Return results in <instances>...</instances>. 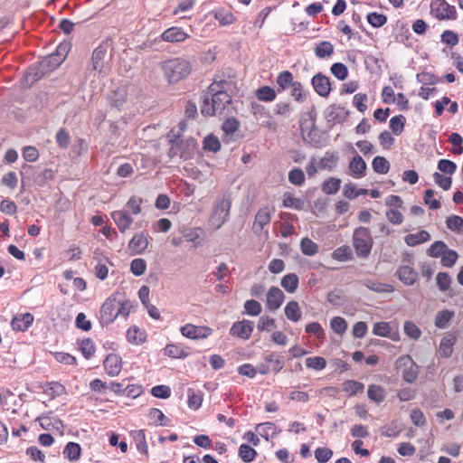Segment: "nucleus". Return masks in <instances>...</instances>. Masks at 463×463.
I'll use <instances>...</instances> for the list:
<instances>
[{
  "mask_svg": "<svg viewBox=\"0 0 463 463\" xmlns=\"http://www.w3.org/2000/svg\"><path fill=\"white\" fill-rule=\"evenodd\" d=\"M306 365L317 371H321L326 368V361L324 357L314 356L306 359Z\"/></svg>",
  "mask_w": 463,
  "mask_h": 463,
  "instance_id": "nucleus-61",
  "label": "nucleus"
},
{
  "mask_svg": "<svg viewBox=\"0 0 463 463\" xmlns=\"http://www.w3.org/2000/svg\"><path fill=\"white\" fill-rule=\"evenodd\" d=\"M181 334L190 339H204L213 334V329L204 326L186 324L180 328Z\"/></svg>",
  "mask_w": 463,
  "mask_h": 463,
  "instance_id": "nucleus-9",
  "label": "nucleus"
},
{
  "mask_svg": "<svg viewBox=\"0 0 463 463\" xmlns=\"http://www.w3.org/2000/svg\"><path fill=\"white\" fill-rule=\"evenodd\" d=\"M257 456V451L247 444H241L239 448V457L245 463H250L254 460Z\"/></svg>",
  "mask_w": 463,
  "mask_h": 463,
  "instance_id": "nucleus-44",
  "label": "nucleus"
},
{
  "mask_svg": "<svg viewBox=\"0 0 463 463\" xmlns=\"http://www.w3.org/2000/svg\"><path fill=\"white\" fill-rule=\"evenodd\" d=\"M457 342V336L453 333L446 334L439 344V354L444 358L451 356L453 352V346Z\"/></svg>",
  "mask_w": 463,
  "mask_h": 463,
  "instance_id": "nucleus-20",
  "label": "nucleus"
},
{
  "mask_svg": "<svg viewBox=\"0 0 463 463\" xmlns=\"http://www.w3.org/2000/svg\"><path fill=\"white\" fill-rule=\"evenodd\" d=\"M285 315L288 319L298 322L301 319L302 312L297 301H289L285 307Z\"/></svg>",
  "mask_w": 463,
  "mask_h": 463,
  "instance_id": "nucleus-30",
  "label": "nucleus"
},
{
  "mask_svg": "<svg viewBox=\"0 0 463 463\" xmlns=\"http://www.w3.org/2000/svg\"><path fill=\"white\" fill-rule=\"evenodd\" d=\"M284 298V293L280 288L271 287L267 294V307L271 310L279 308Z\"/></svg>",
  "mask_w": 463,
  "mask_h": 463,
  "instance_id": "nucleus-18",
  "label": "nucleus"
},
{
  "mask_svg": "<svg viewBox=\"0 0 463 463\" xmlns=\"http://www.w3.org/2000/svg\"><path fill=\"white\" fill-rule=\"evenodd\" d=\"M146 262L144 259H134L130 263V270L135 276H141L146 272Z\"/></svg>",
  "mask_w": 463,
  "mask_h": 463,
  "instance_id": "nucleus-64",
  "label": "nucleus"
},
{
  "mask_svg": "<svg viewBox=\"0 0 463 463\" xmlns=\"http://www.w3.org/2000/svg\"><path fill=\"white\" fill-rule=\"evenodd\" d=\"M46 73L44 69L42 67L40 62L36 64L31 65L24 78V86L31 87L36 81H38L42 77H43Z\"/></svg>",
  "mask_w": 463,
  "mask_h": 463,
  "instance_id": "nucleus-14",
  "label": "nucleus"
},
{
  "mask_svg": "<svg viewBox=\"0 0 463 463\" xmlns=\"http://www.w3.org/2000/svg\"><path fill=\"white\" fill-rule=\"evenodd\" d=\"M201 113L205 117L222 115L226 107L232 103V97L227 92L215 90V93H202Z\"/></svg>",
  "mask_w": 463,
  "mask_h": 463,
  "instance_id": "nucleus-2",
  "label": "nucleus"
},
{
  "mask_svg": "<svg viewBox=\"0 0 463 463\" xmlns=\"http://www.w3.org/2000/svg\"><path fill=\"white\" fill-rule=\"evenodd\" d=\"M232 207V200L229 195H223L221 199L217 200L214 211L211 216V222L217 229L228 220L230 210Z\"/></svg>",
  "mask_w": 463,
  "mask_h": 463,
  "instance_id": "nucleus-6",
  "label": "nucleus"
},
{
  "mask_svg": "<svg viewBox=\"0 0 463 463\" xmlns=\"http://www.w3.org/2000/svg\"><path fill=\"white\" fill-rule=\"evenodd\" d=\"M203 149L213 153L218 152L221 149V143L218 137L213 135L205 137L203 139Z\"/></svg>",
  "mask_w": 463,
  "mask_h": 463,
  "instance_id": "nucleus-56",
  "label": "nucleus"
},
{
  "mask_svg": "<svg viewBox=\"0 0 463 463\" xmlns=\"http://www.w3.org/2000/svg\"><path fill=\"white\" fill-rule=\"evenodd\" d=\"M315 91L321 97H327L331 91V83L328 77L318 72L311 80Z\"/></svg>",
  "mask_w": 463,
  "mask_h": 463,
  "instance_id": "nucleus-12",
  "label": "nucleus"
},
{
  "mask_svg": "<svg viewBox=\"0 0 463 463\" xmlns=\"http://www.w3.org/2000/svg\"><path fill=\"white\" fill-rule=\"evenodd\" d=\"M430 13L438 20H456L457 11L454 5L446 0H433L430 4Z\"/></svg>",
  "mask_w": 463,
  "mask_h": 463,
  "instance_id": "nucleus-8",
  "label": "nucleus"
},
{
  "mask_svg": "<svg viewBox=\"0 0 463 463\" xmlns=\"http://www.w3.org/2000/svg\"><path fill=\"white\" fill-rule=\"evenodd\" d=\"M396 367L402 369V379L409 383L416 381L419 374V366L410 355L400 356L396 361Z\"/></svg>",
  "mask_w": 463,
  "mask_h": 463,
  "instance_id": "nucleus-7",
  "label": "nucleus"
},
{
  "mask_svg": "<svg viewBox=\"0 0 463 463\" xmlns=\"http://www.w3.org/2000/svg\"><path fill=\"white\" fill-rule=\"evenodd\" d=\"M107 55V45L104 43L99 44L94 49L91 55V65L92 69L99 73L103 72L104 70V60Z\"/></svg>",
  "mask_w": 463,
  "mask_h": 463,
  "instance_id": "nucleus-15",
  "label": "nucleus"
},
{
  "mask_svg": "<svg viewBox=\"0 0 463 463\" xmlns=\"http://www.w3.org/2000/svg\"><path fill=\"white\" fill-rule=\"evenodd\" d=\"M399 279L405 285L411 286L415 283L418 279V272L409 265H402L397 270Z\"/></svg>",
  "mask_w": 463,
  "mask_h": 463,
  "instance_id": "nucleus-21",
  "label": "nucleus"
},
{
  "mask_svg": "<svg viewBox=\"0 0 463 463\" xmlns=\"http://www.w3.org/2000/svg\"><path fill=\"white\" fill-rule=\"evenodd\" d=\"M288 181L295 185L300 186L305 182V174L300 168H293L288 173Z\"/></svg>",
  "mask_w": 463,
  "mask_h": 463,
  "instance_id": "nucleus-62",
  "label": "nucleus"
},
{
  "mask_svg": "<svg viewBox=\"0 0 463 463\" xmlns=\"http://www.w3.org/2000/svg\"><path fill=\"white\" fill-rule=\"evenodd\" d=\"M367 22L373 28H380L387 23V16L377 12H371L366 15Z\"/></svg>",
  "mask_w": 463,
  "mask_h": 463,
  "instance_id": "nucleus-45",
  "label": "nucleus"
},
{
  "mask_svg": "<svg viewBox=\"0 0 463 463\" xmlns=\"http://www.w3.org/2000/svg\"><path fill=\"white\" fill-rule=\"evenodd\" d=\"M330 326L335 333L343 335L347 329V323L343 317H335L330 321Z\"/></svg>",
  "mask_w": 463,
  "mask_h": 463,
  "instance_id": "nucleus-60",
  "label": "nucleus"
},
{
  "mask_svg": "<svg viewBox=\"0 0 463 463\" xmlns=\"http://www.w3.org/2000/svg\"><path fill=\"white\" fill-rule=\"evenodd\" d=\"M341 186V180L335 177L326 179L322 184V191L326 194H336Z\"/></svg>",
  "mask_w": 463,
  "mask_h": 463,
  "instance_id": "nucleus-39",
  "label": "nucleus"
},
{
  "mask_svg": "<svg viewBox=\"0 0 463 463\" xmlns=\"http://www.w3.org/2000/svg\"><path fill=\"white\" fill-rule=\"evenodd\" d=\"M314 52L319 59L328 58L334 53V45L328 41H322L316 45Z\"/></svg>",
  "mask_w": 463,
  "mask_h": 463,
  "instance_id": "nucleus-29",
  "label": "nucleus"
},
{
  "mask_svg": "<svg viewBox=\"0 0 463 463\" xmlns=\"http://www.w3.org/2000/svg\"><path fill=\"white\" fill-rule=\"evenodd\" d=\"M283 206L296 210H302L304 208V201L300 198L294 197L290 193H285L283 194Z\"/></svg>",
  "mask_w": 463,
  "mask_h": 463,
  "instance_id": "nucleus-42",
  "label": "nucleus"
},
{
  "mask_svg": "<svg viewBox=\"0 0 463 463\" xmlns=\"http://www.w3.org/2000/svg\"><path fill=\"white\" fill-rule=\"evenodd\" d=\"M298 277L295 273L285 275L281 279V286L288 293H294L298 287Z\"/></svg>",
  "mask_w": 463,
  "mask_h": 463,
  "instance_id": "nucleus-32",
  "label": "nucleus"
},
{
  "mask_svg": "<svg viewBox=\"0 0 463 463\" xmlns=\"http://www.w3.org/2000/svg\"><path fill=\"white\" fill-rule=\"evenodd\" d=\"M61 58H57L53 53L45 56L40 62L46 73L57 69L62 62Z\"/></svg>",
  "mask_w": 463,
  "mask_h": 463,
  "instance_id": "nucleus-31",
  "label": "nucleus"
},
{
  "mask_svg": "<svg viewBox=\"0 0 463 463\" xmlns=\"http://www.w3.org/2000/svg\"><path fill=\"white\" fill-rule=\"evenodd\" d=\"M33 316L30 313H25L20 317H14L12 319L11 326L14 330L24 331L33 324Z\"/></svg>",
  "mask_w": 463,
  "mask_h": 463,
  "instance_id": "nucleus-22",
  "label": "nucleus"
},
{
  "mask_svg": "<svg viewBox=\"0 0 463 463\" xmlns=\"http://www.w3.org/2000/svg\"><path fill=\"white\" fill-rule=\"evenodd\" d=\"M256 98L260 101L271 102L276 99V90L269 86H263L256 90Z\"/></svg>",
  "mask_w": 463,
  "mask_h": 463,
  "instance_id": "nucleus-33",
  "label": "nucleus"
},
{
  "mask_svg": "<svg viewBox=\"0 0 463 463\" xmlns=\"http://www.w3.org/2000/svg\"><path fill=\"white\" fill-rule=\"evenodd\" d=\"M103 365L109 375L116 376L121 371V358L116 354H109L104 360Z\"/></svg>",
  "mask_w": 463,
  "mask_h": 463,
  "instance_id": "nucleus-17",
  "label": "nucleus"
},
{
  "mask_svg": "<svg viewBox=\"0 0 463 463\" xmlns=\"http://www.w3.org/2000/svg\"><path fill=\"white\" fill-rule=\"evenodd\" d=\"M170 143L171 147L168 151V156L172 158L178 156L183 160L193 158L198 146L194 137L184 138L180 135L170 139Z\"/></svg>",
  "mask_w": 463,
  "mask_h": 463,
  "instance_id": "nucleus-3",
  "label": "nucleus"
},
{
  "mask_svg": "<svg viewBox=\"0 0 463 463\" xmlns=\"http://www.w3.org/2000/svg\"><path fill=\"white\" fill-rule=\"evenodd\" d=\"M151 237L148 233L141 232L136 233L128 242V249L135 254L143 253L148 247Z\"/></svg>",
  "mask_w": 463,
  "mask_h": 463,
  "instance_id": "nucleus-11",
  "label": "nucleus"
},
{
  "mask_svg": "<svg viewBox=\"0 0 463 463\" xmlns=\"http://www.w3.org/2000/svg\"><path fill=\"white\" fill-rule=\"evenodd\" d=\"M372 166L375 173L383 175L389 172L390 163L385 157L377 156L373 158Z\"/></svg>",
  "mask_w": 463,
  "mask_h": 463,
  "instance_id": "nucleus-40",
  "label": "nucleus"
},
{
  "mask_svg": "<svg viewBox=\"0 0 463 463\" xmlns=\"http://www.w3.org/2000/svg\"><path fill=\"white\" fill-rule=\"evenodd\" d=\"M352 175L356 178L365 175L366 163L360 156H355L349 164Z\"/></svg>",
  "mask_w": 463,
  "mask_h": 463,
  "instance_id": "nucleus-25",
  "label": "nucleus"
},
{
  "mask_svg": "<svg viewBox=\"0 0 463 463\" xmlns=\"http://www.w3.org/2000/svg\"><path fill=\"white\" fill-rule=\"evenodd\" d=\"M438 169L445 175H453L457 170V165L449 159H440L438 162Z\"/></svg>",
  "mask_w": 463,
  "mask_h": 463,
  "instance_id": "nucleus-63",
  "label": "nucleus"
},
{
  "mask_svg": "<svg viewBox=\"0 0 463 463\" xmlns=\"http://www.w3.org/2000/svg\"><path fill=\"white\" fill-rule=\"evenodd\" d=\"M448 249L447 244L442 241H434L427 250L428 256L431 258H439L443 255Z\"/></svg>",
  "mask_w": 463,
  "mask_h": 463,
  "instance_id": "nucleus-46",
  "label": "nucleus"
},
{
  "mask_svg": "<svg viewBox=\"0 0 463 463\" xmlns=\"http://www.w3.org/2000/svg\"><path fill=\"white\" fill-rule=\"evenodd\" d=\"M165 354L172 358H185L188 356V352L182 346L175 344H169L165 348Z\"/></svg>",
  "mask_w": 463,
  "mask_h": 463,
  "instance_id": "nucleus-41",
  "label": "nucleus"
},
{
  "mask_svg": "<svg viewBox=\"0 0 463 463\" xmlns=\"http://www.w3.org/2000/svg\"><path fill=\"white\" fill-rule=\"evenodd\" d=\"M189 37L181 27L173 26L165 30L160 38L167 43H183Z\"/></svg>",
  "mask_w": 463,
  "mask_h": 463,
  "instance_id": "nucleus-13",
  "label": "nucleus"
},
{
  "mask_svg": "<svg viewBox=\"0 0 463 463\" xmlns=\"http://www.w3.org/2000/svg\"><path fill=\"white\" fill-rule=\"evenodd\" d=\"M126 99L127 90L124 88H118L113 91L110 97V103L116 108H119L126 102Z\"/></svg>",
  "mask_w": 463,
  "mask_h": 463,
  "instance_id": "nucleus-47",
  "label": "nucleus"
},
{
  "mask_svg": "<svg viewBox=\"0 0 463 463\" xmlns=\"http://www.w3.org/2000/svg\"><path fill=\"white\" fill-rule=\"evenodd\" d=\"M277 84L279 85L278 91L280 92L282 90H285L288 87H291L292 84L295 83L293 80V75L288 71H284L280 72L277 77Z\"/></svg>",
  "mask_w": 463,
  "mask_h": 463,
  "instance_id": "nucleus-34",
  "label": "nucleus"
},
{
  "mask_svg": "<svg viewBox=\"0 0 463 463\" xmlns=\"http://www.w3.org/2000/svg\"><path fill=\"white\" fill-rule=\"evenodd\" d=\"M406 124V118L403 115L394 116L390 119V128L392 133L399 136L402 133Z\"/></svg>",
  "mask_w": 463,
  "mask_h": 463,
  "instance_id": "nucleus-43",
  "label": "nucleus"
},
{
  "mask_svg": "<svg viewBox=\"0 0 463 463\" xmlns=\"http://www.w3.org/2000/svg\"><path fill=\"white\" fill-rule=\"evenodd\" d=\"M458 254L456 250L447 249L441 256L440 263L443 267L451 268L457 261Z\"/></svg>",
  "mask_w": 463,
  "mask_h": 463,
  "instance_id": "nucleus-49",
  "label": "nucleus"
},
{
  "mask_svg": "<svg viewBox=\"0 0 463 463\" xmlns=\"http://www.w3.org/2000/svg\"><path fill=\"white\" fill-rule=\"evenodd\" d=\"M254 329V322L243 319L241 321L234 322L230 329V334L232 336L239 337L243 340H248Z\"/></svg>",
  "mask_w": 463,
  "mask_h": 463,
  "instance_id": "nucleus-10",
  "label": "nucleus"
},
{
  "mask_svg": "<svg viewBox=\"0 0 463 463\" xmlns=\"http://www.w3.org/2000/svg\"><path fill=\"white\" fill-rule=\"evenodd\" d=\"M264 360L271 365L275 373H279L284 366L282 359L275 353L266 354Z\"/></svg>",
  "mask_w": 463,
  "mask_h": 463,
  "instance_id": "nucleus-55",
  "label": "nucleus"
},
{
  "mask_svg": "<svg viewBox=\"0 0 463 463\" xmlns=\"http://www.w3.org/2000/svg\"><path fill=\"white\" fill-rule=\"evenodd\" d=\"M80 446L78 443L69 442L63 450V454L70 460H77L80 456Z\"/></svg>",
  "mask_w": 463,
  "mask_h": 463,
  "instance_id": "nucleus-51",
  "label": "nucleus"
},
{
  "mask_svg": "<svg viewBox=\"0 0 463 463\" xmlns=\"http://www.w3.org/2000/svg\"><path fill=\"white\" fill-rule=\"evenodd\" d=\"M331 73L340 80H345L348 76V69L342 62H335L330 68Z\"/></svg>",
  "mask_w": 463,
  "mask_h": 463,
  "instance_id": "nucleus-59",
  "label": "nucleus"
},
{
  "mask_svg": "<svg viewBox=\"0 0 463 463\" xmlns=\"http://www.w3.org/2000/svg\"><path fill=\"white\" fill-rule=\"evenodd\" d=\"M447 227L457 232L463 233V218L458 215H451L446 220Z\"/></svg>",
  "mask_w": 463,
  "mask_h": 463,
  "instance_id": "nucleus-48",
  "label": "nucleus"
},
{
  "mask_svg": "<svg viewBox=\"0 0 463 463\" xmlns=\"http://www.w3.org/2000/svg\"><path fill=\"white\" fill-rule=\"evenodd\" d=\"M344 195L348 199H354L360 195H364L368 193L367 189H356V187L349 183L344 186Z\"/></svg>",
  "mask_w": 463,
  "mask_h": 463,
  "instance_id": "nucleus-57",
  "label": "nucleus"
},
{
  "mask_svg": "<svg viewBox=\"0 0 463 463\" xmlns=\"http://www.w3.org/2000/svg\"><path fill=\"white\" fill-rule=\"evenodd\" d=\"M353 241L357 256L363 259L368 258L373 243L370 230L363 226L356 228Z\"/></svg>",
  "mask_w": 463,
  "mask_h": 463,
  "instance_id": "nucleus-4",
  "label": "nucleus"
},
{
  "mask_svg": "<svg viewBox=\"0 0 463 463\" xmlns=\"http://www.w3.org/2000/svg\"><path fill=\"white\" fill-rule=\"evenodd\" d=\"M454 316V311L449 309L439 311L435 316L434 324L438 328L445 329L449 326V324Z\"/></svg>",
  "mask_w": 463,
  "mask_h": 463,
  "instance_id": "nucleus-26",
  "label": "nucleus"
},
{
  "mask_svg": "<svg viewBox=\"0 0 463 463\" xmlns=\"http://www.w3.org/2000/svg\"><path fill=\"white\" fill-rule=\"evenodd\" d=\"M367 395L371 401L381 403L386 397V392L381 385L370 384L367 389Z\"/></svg>",
  "mask_w": 463,
  "mask_h": 463,
  "instance_id": "nucleus-28",
  "label": "nucleus"
},
{
  "mask_svg": "<svg viewBox=\"0 0 463 463\" xmlns=\"http://www.w3.org/2000/svg\"><path fill=\"white\" fill-rule=\"evenodd\" d=\"M318 245L311 239L305 237L300 241V250L306 256H314L318 252Z\"/></svg>",
  "mask_w": 463,
  "mask_h": 463,
  "instance_id": "nucleus-37",
  "label": "nucleus"
},
{
  "mask_svg": "<svg viewBox=\"0 0 463 463\" xmlns=\"http://www.w3.org/2000/svg\"><path fill=\"white\" fill-rule=\"evenodd\" d=\"M118 294L111 295L101 306L99 319L102 326L112 323L118 317L120 300L118 299Z\"/></svg>",
  "mask_w": 463,
  "mask_h": 463,
  "instance_id": "nucleus-5",
  "label": "nucleus"
},
{
  "mask_svg": "<svg viewBox=\"0 0 463 463\" xmlns=\"http://www.w3.org/2000/svg\"><path fill=\"white\" fill-rule=\"evenodd\" d=\"M192 69L191 61L182 57L171 58L161 63L164 78L169 84H175L185 79Z\"/></svg>",
  "mask_w": 463,
  "mask_h": 463,
  "instance_id": "nucleus-1",
  "label": "nucleus"
},
{
  "mask_svg": "<svg viewBox=\"0 0 463 463\" xmlns=\"http://www.w3.org/2000/svg\"><path fill=\"white\" fill-rule=\"evenodd\" d=\"M271 220L270 211L268 206L260 208L256 215L253 222V230L256 233L260 232L264 226L269 224Z\"/></svg>",
  "mask_w": 463,
  "mask_h": 463,
  "instance_id": "nucleus-19",
  "label": "nucleus"
},
{
  "mask_svg": "<svg viewBox=\"0 0 463 463\" xmlns=\"http://www.w3.org/2000/svg\"><path fill=\"white\" fill-rule=\"evenodd\" d=\"M345 115L346 112H345L344 108L337 105H332L326 110V118L329 123L332 122L333 124L344 120Z\"/></svg>",
  "mask_w": 463,
  "mask_h": 463,
  "instance_id": "nucleus-24",
  "label": "nucleus"
},
{
  "mask_svg": "<svg viewBox=\"0 0 463 463\" xmlns=\"http://www.w3.org/2000/svg\"><path fill=\"white\" fill-rule=\"evenodd\" d=\"M148 417L154 420L156 425L168 426V419L159 409L152 408L149 411Z\"/></svg>",
  "mask_w": 463,
  "mask_h": 463,
  "instance_id": "nucleus-58",
  "label": "nucleus"
},
{
  "mask_svg": "<svg viewBox=\"0 0 463 463\" xmlns=\"http://www.w3.org/2000/svg\"><path fill=\"white\" fill-rule=\"evenodd\" d=\"M364 384L354 380H346L343 383V391L349 396H354L364 391Z\"/></svg>",
  "mask_w": 463,
  "mask_h": 463,
  "instance_id": "nucleus-38",
  "label": "nucleus"
},
{
  "mask_svg": "<svg viewBox=\"0 0 463 463\" xmlns=\"http://www.w3.org/2000/svg\"><path fill=\"white\" fill-rule=\"evenodd\" d=\"M353 257L352 250L348 246H342L335 249L332 253V258L339 261H346Z\"/></svg>",
  "mask_w": 463,
  "mask_h": 463,
  "instance_id": "nucleus-52",
  "label": "nucleus"
},
{
  "mask_svg": "<svg viewBox=\"0 0 463 463\" xmlns=\"http://www.w3.org/2000/svg\"><path fill=\"white\" fill-rule=\"evenodd\" d=\"M256 431L266 440H269V435L272 437L278 433L277 426L272 422H264L258 424Z\"/></svg>",
  "mask_w": 463,
  "mask_h": 463,
  "instance_id": "nucleus-36",
  "label": "nucleus"
},
{
  "mask_svg": "<svg viewBox=\"0 0 463 463\" xmlns=\"http://www.w3.org/2000/svg\"><path fill=\"white\" fill-rule=\"evenodd\" d=\"M363 285L377 293H391L394 290V288L390 284L382 283L380 281L366 279L363 280Z\"/></svg>",
  "mask_w": 463,
  "mask_h": 463,
  "instance_id": "nucleus-23",
  "label": "nucleus"
},
{
  "mask_svg": "<svg viewBox=\"0 0 463 463\" xmlns=\"http://www.w3.org/2000/svg\"><path fill=\"white\" fill-rule=\"evenodd\" d=\"M430 240V234L427 231H420L417 233H411L405 236L404 241L407 245L414 247L420 243L426 242Z\"/></svg>",
  "mask_w": 463,
  "mask_h": 463,
  "instance_id": "nucleus-27",
  "label": "nucleus"
},
{
  "mask_svg": "<svg viewBox=\"0 0 463 463\" xmlns=\"http://www.w3.org/2000/svg\"><path fill=\"white\" fill-rule=\"evenodd\" d=\"M80 349L86 359H90L95 353L96 347L90 338H84L80 343Z\"/></svg>",
  "mask_w": 463,
  "mask_h": 463,
  "instance_id": "nucleus-50",
  "label": "nucleus"
},
{
  "mask_svg": "<svg viewBox=\"0 0 463 463\" xmlns=\"http://www.w3.org/2000/svg\"><path fill=\"white\" fill-rule=\"evenodd\" d=\"M111 218L117 224L121 233L126 232L133 223L132 217L125 211H115L111 213Z\"/></svg>",
  "mask_w": 463,
  "mask_h": 463,
  "instance_id": "nucleus-16",
  "label": "nucleus"
},
{
  "mask_svg": "<svg viewBox=\"0 0 463 463\" xmlns=\"http://www.w3.org/2000/svg\"><path fill=\"white\" fill-rule=\"evenodd\" d=\"M127 338L129 343L139 345L145 342L146 333L137 326H132L127 332Z\"/></svg>",
  "mask_w": 463,
  "mask_h": 463,
  "instance_id": "nucleus-35",
  "label": "nucleus"
},
{
  "mask_svg": "<svg viewBox=\"0 0 463 463\" xmlns=\"http://www.w3.org/2000/svg\"><path fill=\"white\" fill-rule=\"evenodd\" d=\"M187 393H188V406L190 409H193V410H198L201 405H202V402H203V394L198 392H195L194 390L192 389H188L187 391Z\"/></svg>",
  "mask_w": 463,
  "mask_h": 463,
  "instance_id": "nucleus-53",
  "label": "nucleus"
},
{
  "mask_svg": "<svg viewBox=\"0 0 463 463\" xmlns=\"http://www.w3.org/2000/svg\"><path fill=\"white\" fill-rule=\"evenodd\" d=\"M230 85L231 83L225 80H214L213 82L208 87V89L203 91V93L212 94L215 93V90L227 92Z\"/></svg>",
  "mask_w": 463,
  "mask_h": 463,
  "instance_id": "nucleus-54",
  "label": "nucleus"
}]
</instances>
